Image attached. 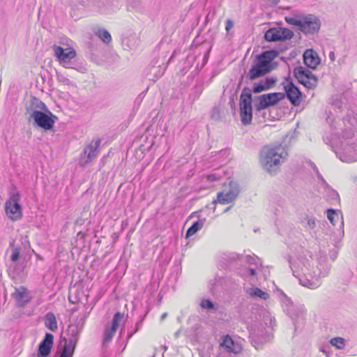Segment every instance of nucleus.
<instances>
[{"label": "nucleus", "instance_id": "f704fd0d", "mask_svg": "<svg viewBox=\"0 0 357 357\" xmlns=\"http://www.w3.org/2000/svg\"><path fill=\"white\" fill-rule=\"evenodd\" d=\"M233 26H234V23H233V22H232L231 20H229V19L227 20V21H226V26H225V29H226L227 32H229V30H230Z\"/></svg>", "mask_w": 357, "mask_h": 357}, {"label": "nucleus", "instance_id": "473e14b6", "mask_svg": "<svg viewBox=\"0 0 357 357\" xmlns=\"http://www.w3.org/2000/svg\"><path fill=\"white\" fill-rule=\"evenodd\" d=\"M20 250L19 248H13L12 254L10 255V260L12 261H16L20 257Z\"/></svg>", "mask_w": 357, "mask_h": 357}, {"label": "nucleus", "instance_id": "2f4dec72", "mask_svg": "<svg viewBox=\"0 0 357 357\" xmlns=\"http://www.w3.org/2000/svg\"><path fill=\"white\" fill-rule=\"evenodd\" d=\"M211 117L214 121H217L220 119V112L218 108H213L211 112Z\"/></svg>", "mask_w": 357, "mask_h": 357}, {"label": "nucleus", "instance_id": "20e7f679", "mask_svg": "<svg viewBox=\"0 0 357 357\" xmlns=\"http://www.w3.org/2000/svg\"><path fill=\"white\" fill-rule=\"evenodd\" d=\"M100 138L96 137L84 145L82 151L76 159L79 167H85L96 158L100 152Z\"/></svg>", "mask_w": 357, "mask_h": 357}, {"label": "nucleus", "instance_id": "e433bc0d", "mask_svg": "<svg viewBox=\"0 0 357 357\" xmlns=\"http://www.w3.org/2000/svg\"><path fill=\"white\" fill-rule=\"evenodd\" d=\"M207 179L210 181H214L218 180V178L214 174H211L207 176Z\"/></svg>", "mask_w": 357, "mask_h": 357}, {"label": "nucleus", "instance_id": "72a5a7b5", "mask_svg": "<svg viewBox=\"0 0 357 357\" xmlns=\"http://www.w3.org/2000/svg\"><path fill=\"white\" fill-rule=\"evenodd\" d=\"M201 305L203 308H207V309H213V304L209 300H203L201 303Z\"/></svg>", "mask_w": 357, "mask_h": 357}, {"label": "nucleus", "instance_id": "a878e982", "mask_svg": "<svg viewBox=\"0 0 357 357\" xmlns=\"http://www.w3.org/2000/svg\"><path fill=\"white\" fill-rule=\"evenodd\" d=\"M204 225L203 221H196L193 225L187 230L186 237L188 238L195 235L199 230H200Z\"/></svg>", "mask_w": 357, "mask_h": 357}, {"label": "nucleus", "instance_id": "6ab92c4d", "mask_svg": "<svg viewBox=\"0 0 357 357\" xmlns=\"http://www.w3.org/2000/svg\"><path fill=\"white\" fill-rule=\"evenodd\" d=\"M97 7L98 12L102 14H110L116 12L119 9L117 6H114L113 3L109 1L106 2L98 1L97 2Z\"/></svg>", "mask_w": 357, "mask_h": 357}, {"label": "nucleus", "instance_id": "dca6fc26", "mask_svg": "<svg viewBox=\"0 0 357 357\" xmlns=\"http://www.w3.org/2000/svg\"><path fill=\"white\" fill-rule=\"evenodd\" d=\"M238 196V190L236 188H230L227 192H220L217 195V199L213 202V204L220 203L221 204H227L234 200Z\"/></svg>", "mask_w": 357, "mask_h": 357}, {"label": "nucleus", "instance_id": "1a4fd4ad", "mask_svg": "<svg viewBox=\"0 0 357 357\" xmlns=\"http://www.w3.org/2000/svg\"><path fill=\"white\" fill-rule=\"evenodd\" d=\"M293 73L298 82L306 88L316 87L318 79L310 70L303 66H298L294 68Z\"/></svg>", "mask_w": 357, "mask_h": 357}, {"label": "nucleus", "instance_id": "f3484780", "mask_svg": "<svg viewBox=\"0 0 357 357\" xmlns=\"http://www.w3.org/2000/svg\"><path fill=\"white\" fill-rule=\"evenodd\" d=\"M303 61L305 66L312 69L317 68L320 63L318 54L312 49H307L303 53Z\"/></svg>", "mask_w": 357, "mask_h": 357}, {"label": "nucleus", "instance_id": "c756f323", "mask_svg": "<svg viewBox=\"0 0 357 357\" xmlns=\"http://www.w3.org/2000/svg\"><path fill=\"white\" fill-rule=\"evenodd\" d=\"M56 76L59 82L67 86L72 85V82L67 77H66L61 73L56 72Z\"/></svg>", "mask_w": 357, "mask_h": 357}, {"label": "nucleus", "instance_id": "2eb2a0df", "mask_svg": "<svg viewBox=\"0 0 357 357\" xmlns=\"http://www.w3.org/2000/svg\"><path fill=\"white\" fill-rule=\"evenodd\" d=\"M123 314H121V312H116L114 317H113V319H112V326H109V327H107L105 330V333H104V340L105 342H109L110 341L112 337L114 336L116 331H117V328L119 327V324L120 322V321L123 318Z\"/></svg>", "mask_w": 357, "mask_h": 357}, {"label": "nucleus", "instance_id": "f03ea898", "mask_svg": "<svg viewBox=\"0 0 357 357\" xmlns=\"http://www.w3.org/2000/svg\"><path fill=\"white\" fill-rule=\"evenodd\" d=\"M287 155L286 149L281 144L264 146L261 151L264 167L271 172L272 168L279 166Z\"/></svg>", "mask_w": 357, "mask_h": 357}, {"label": "nucleus", "instance_id": "c85d7f7f", "mask_svg": "<svg viewBox=\"0 0 357 357\" xmlns=\"http://www.w3.org/2000/svg\"><path fill=\"white\" fill-rule=\"evenodd\" d=\"M331 344L337 349H343L345 346L344 339L342 337H337L331 340Z\"/></svg>", "mask_w": 357, "mask_h": 357}, {"label": "nucleus", "instance_id": "7ed1b4c3", "mask_svg": "<svg viewBox=\"0 0 357 357\" xmlns=\"http://www.w3.org/2000/svg\"><path fill=\"white\" fill-rule=\"evenodd\" d=\"M286 22L289 24L298 26V30L305 35L317 33L321 26L320 20L313 15L301 17H286Z\"/></svg>", "mask_w": 357, "mask_h": 357}, {"label": "nucleus", "instance_id": "0eeeda50", "mask_svg": "<svg viewBox=\"0 0 357 357\" xmlns=\"http://www.w3.org/2000/svg\"><path fill=\"white\" fill-rule=\"evenodd\" d=\"M284 98V93L275 92L256 96L254 99V106L258 112L276 105Z\"/></svg>", "mask_w": 357, "mask_h": 357}, {"label": "nucleus", "instance_id": "393cba45", "mask_svg": "<svg viewBox=\"0 0 357 357\" xmlns=\"http://www.w3.org/2000/svg\"><path fill=\"white\" fill-rule=\"evenodd\" d=\"M204 90V85L202 83H197L195 87L192 89L191 93L190 94V98L192 101L197 100Z\"/></svg>", "mask_w": 357, "mask_h": 357}, {"label": "nucleus", "instance_id": "423d86ee", "mask_svg": "<svg viewBox=\"0 0 357 357\" xmlns=\"http://www.w3.org/2000/svg\"><path fill=\"white\" fill-rule=\"evenodd\" d=\"M33 125L45 130H52L57 117L48 109L47 111L34 110L30 114Z\"/></svg>", "mask_w": 357, "mask_h": 357}, {"label": "nucleus", "instance_id": "4468645a", "mask_svg": "<svg viewBox=\"0 0 357 357\" xmlns=\"http://www.w3.org/2000/svg\"><path fill=\"white\" fill-rule=\"evenodd\" d=\"M277 81L276 77H267L264 79H261L257 83H254L251 93H259L262 91H267L273 87Z\"/></svg>", "mask_w": 357, "mask_h": 357}, {"label": "nucleus", "instance_id": "4c0bfd02", "mask_svg": "<svg viewBox=\"0 0 357 357\" xmlns=\"http://www.w3.org/2000/svg\"><path fill=\"white\" fill-rule=\"evenodd\" d=\"M329 58H330V59H331L332 61H335V53H334L333 52H331L329 53Z\"/></svg>", "mask_w": 357, "mask_h": 357}, {"label": "nucleus", "instance_id": "ddd939ff", "mask_svg": "<svg viewBox=\"0 0 357 357\" xmlns=\"http://www.w3.org/2000/svg\"><path fill=\"white\" fill-rule=\"evenodd\" d=\"M54 336L51 333H46L45 338L39 344L37 357H47L52 349Z\"/></svg>", "mask_w": 357, "mask_h": 357}, {"label": "nucleus", "instance_id": "b1692460", "mask_svg": "<svg viewBox=\"0 0 357 357\" xmlns=\"http://www.w3.org/2000/svg\"><path fill=\"white\" fill-rule=\"evenodd\" d=\"M327 218L333 225H335L338 221L342 222L343 220L342 214L333 208L327 210Z\"/></svg>", "mask_w": 357, "mask_h": 357}, {"label": "nucleus", "instance_id": "39448f33", "mask_svg": "<svg viewBox=\"0 0 357 357\" xmlns=\"http://www.w3.org/2000/svg\"><path fill=\"white\" fill-rule=\"evenodd\" d=\"M251 89L245 87L240 96V116L243 125H248L252 119Z\"/></svg>", "mask_w": 357, "mask_h": 357}, {"label": "nucleus", "instance_id": "bb28decb", "mask_svg": "<svg viewBox=\"0 0 357 357\" xmlns=\"http://www.w3.org/2000/svg\"><path fill=\"white\" fill-rule=\"evenodd\" d=\"M96 35L98 36L102 40V41L106 44L109 43L112 40L111 35L106 29H98L97 32H96Z\"/></svg>", "mask_w": 357, "mask_h": 357}, {"label": "nucleus", "instance_id": "6e6552de", "mask_svg": "<svg viewBox=\"0 0 357 357\" xmlns=\"http://www.w3.org/2000/svg\"><path fill=\"white\" fill-rule=\"evenodd\" d=\"M20 201V195L19 192H15L6 202L5 210L6 215L13 221L18 220L22 217V210Z\"/></svg>", "mask_w": 357, "mask_h": 357}, {"label": "nucleus", "instance_id": "f257e3e1", "mask_svg": "<svg viewBox=\"0 0 357 357\" xmlns=\"http://www.w3.org/2000/svg\"><path fill=\"white\" fill-rule=\"evenodd\" d=\"M278 55L276 50H267L256 56L254 64L246 74L249 80H255L269 73L277 66V63L273 62Z\"/></svg>", "mask_w": 357, "mask_h": 357}, {"label": "nucleus", "instance_id": "9d476101", "mask_svg": "<svg viewBox=\"0 0 357 357\" xmlns=\"http://www.w3.org/2000/svg\"><path fill=\"white\" fill-rule=\"evenodd\" d=\"M54 54L59 61L63 63V66L67 68H75L70 66V61L76 56L75 50L72 47L63 48L61 46L53 45Z\"/></svg>", "mask_w": 357, "mask_h": 357}, {"label": "nucleus", "instance_id": "7c9ffc66", "mask_svg": "<svg viewBox=\"0 0 357 357\" xmlns=\"http://www.w3.org/2000/svg\"><path fill=\"white\" fill-rule=\"evenodd\" d=\"M252 291L253 292L251 294L252 295L260 297L264 299H266L268 298V294L259 288H255L252 289Z\"/></svg>", "mask_w": 357, "mask_h": 357}, {"label": "nucleus", "instance_id": "9b49d317", "mask_svg": "<svg viewBox=\"0 0 357 357\" xmlns=\"http://www.w3.org/2000/svg\"><path fill=\"white\" fill-rule=\"evenodd\" d=\"M287 84L284 85V97L286 96L291 104L298 106L301 101L302 92L290 79H286Z\"/></svg>", "mask_w": 357, "mask_h": 357}, {"label": "nucleus", "instance_id": "5701e85b", "mask_svg": "<svg viewBox=\"0 0 357 357\" xmlns=\"http://www.w3.org/2000/svg\"><path fill=\"white\" fill-rule=\"evenodd\" d=\"M264 39L268 42L280 41L278 29H269L264 34Z\"/></svg>", "mask_w": 357, "mask_h": 357}, {"label": "nucleus", "instance_id": "aec40b11", "mask_svg": "<svg viewBox=\"0 0 357 357\" xmlns=\"http://www.w3.org/2000/svg\"><path fill=\"white\" fill-rule=\"evenodd\" d=\"M76 344L77 340L75 339H70L68 342L65 343L59 357H73Z\"/></svg>", "mask_w": 357, "mask_h": 357}, {"label": "nucleus", "instance_id": "58836bf2", "mask_svg": "<svg viewBox=\"0 0 357 357\" xmlns=\"http://www.w3.org/2000/svg\"><path fill=\"white\" fill-rule=\"evenodd\" d=\"M249 273L251 275H256V271L255 269L253 268H250L249 269Z\"/></svg>", "mask_w": 357, "mask_h": 357}, {"label": "nucleus", "instance_id": "a19ab883", "mask_svg": "<svg viewBox=\"0 0 357 357\" xmlns=\"http://www.w3.org/2000/svg\"><path fill=\"white\" fill-rule=\"evenodd\" d=\"M230 208H231V207H228V208L225 210V211H227L229 209H230Z\"/></svg>", "mask_w": 357, "mask_h": 357}, {"label": "nucleus", "instance_id": "f8f14e48", "mask_svg": "<svg viewBox=\"0 0 357 357\" xmlns=\"http://www.w3.org/2000/svg\"><path fill=\"white\" fill-rule=\"evenodd\" d=\"M11 296L19 307H24L32 299L28 289L24 286L15 287Z\"/></svg>", "mask_w": 357, "mask_h": 357}, {"label": "nucleus", "instance_id": "a211bd4d", "mask_svg": "<svg viewBox=\"0 0 357 357\" xmlns=\"http://www.w3.org/2000/svg\"><path fill=\"white\" fill-rule=\"evenodd\" d=\"M221 346L225 347V349L229 353L238 354L241 351V346L234 342L231 337L227 335L222 337V342Z\"/></svg>", "mask_w": 357, "mask_h": 357}, {"label": "nucleus", "instance_id": "cd10ccee", "mask_svg": "<svg viewBox=\"0 0 357 357\" xmlns=\"http://www.w3.org/2000/svg\"><path fill=\"white\" fill-rule=\"evenodd\" d=\"M280 34V41H284L290 40L294 36V33L289 29L287 28H278Z\"/></svg>", "mask_w": 357, "mask_h": 357}, {"label": "nucleus", "instance_id": "ea45409f", "mask_svg": "<svg viewBox=\"0 0 357 357\" xmlns=\"http://www.w3.org/2000/svg\"><path fill=\"white\" fill-rule=\"evenodd\" d=\"M167 317V312L163 313V314L161 315V320H164V319H165Z\"/></svg>", "mask_w": 357, "mask_h": 357}, {"label": "nucleus", "instance_id": "412c9836", "mask_svg": "<svg viewBox=\"0 0 357 357\" xmlns=\"http://www.w3.org/2000/svg\"><path fill=\"white\" fill-rule=\"evenodd\" d=\"M45 326L51 331H56L58 329L56 318L53 312H47L45 316Z\"/></svg>", "mask_w": 357, "mask_h": 357}, {"label": "nucleus", "instance_id": "4be33fe9", "mask_svg": "<svg viewBox=\"0 0 357 357\" xmlns=\"http://www.w3.org/2000/svg\"><path fill=\"white\" fill-rule=\"evenodd\" d=\"M30 103V107L26 109L27 112H29V114L34 110L44 112L48 109L43 102H42L40 100L35 97H33L31 98Z\"/></svg>", "mask_w": 357, "mask_h": 357}, {"label": "nucleus", "instance_id": "c9c22d12", "mask_svg": "<svg viewBox=\"0 0 357 357\" xmlns=\"http://www.w3.org/2000/svg\"><path fill=\"white\" fill-rule=\"evenodd\" d=\"M140 4L139 0H129V5L132 8L137 7Z\"/></svg>", "mask_w": 357, "mask_h": 357}]
</instances>
